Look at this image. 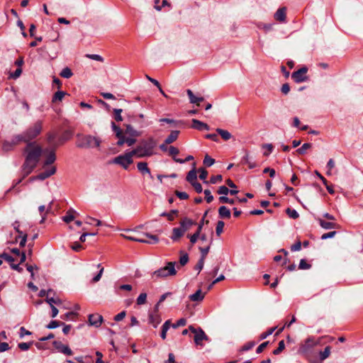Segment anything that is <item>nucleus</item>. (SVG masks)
Wrapping results in <instances>:
<instances>
[{
  "instance_id": "nucleus-1",
  "label": "nucleus",
  "mask_w": 363,
  "mask_h": 363,
  "mask_svg": "<svg viewBox=\"0 0 363 363\" xmlns=\"http://www.w3.org/2000/svg\"><path fill=\"white\" fill-rule=\"evenodd\" d=\"M55 140L52 135H47L46 146L43 148L35 142H29L25 152L27 154L26 159H38L40 157L44 159H55L56 155L53 150L55 145Z\"/></svg>"
},
{
  "instance_id": "nucleus-2",
  "label": "nucleus",
  "mask_w": 363,
  "mask_h": 363,
  "mask_svg": "<svg viewBox=\"0 0 363 363\" xmlns=\"http://www.w3.org/2000/svg\"><path fill=\"white\" fill-rule=\"evenodd\" d=\"M156 147V142L150 138L147 140L143 141L140 143L136 148L127 150L125 154L120 155L113 159H131L133 157H150L154 152V149Z\"/></svg>"
},
{
  "instance_id": "nucleus-3",
  "label": "nucleus",
  "mask_w": 363,
  "mask_h": 363,
  "mask_svg": "<svg viewBox=\"0 0 363 363\" xmlns=\"http://www.w3.org/2000/svg\"><path fill=\"white\" fill-rule=\"evenodd\" d=\"M177 262H169L167 265L164 267H162L156 271H155L152 274V278H166L169 276H174L177 274V271L175 269V266Z\"/></svg>"
},
{
  "instance_id": "nucleus-4",
  "label": "nucleus",
  "mask_w": 363,
  "mask_h": 363,
  "mask_svg": "<svg viewBox=\"0 0 363 363\" xmlns=\"http://www.w3.org/2000/svg\"><path fill=\"white\" fill-rule=\"evenodd\" d=\"M42 172L39 173L37 178L40 180H44L56 172V167L53 164L55 160H43Z\"/></svg>"
},
{
  "instance_id": "nucleus-5",
  "label": "nucleus",
  "mask_w": 363,
  "mask_h": 363,
  "mask_svg": "<svg viewBox=\"0 0 363 363\" xmlns=\"http://www.w3.org/2000/svg\"><path fill=\"white\" fill-rule=\"evenodd\" d=\"M101 140L91 135H85L79 138L78 146L82 147L93 148L99 146Z\"/></svg>"
},
{
  "instance_id": "nucleus-6",
  "label": "nucleus",
  "mask_w": 363,
  "mask_h": 363,
  "mask_svg": "<svg viewBox=\"0 0 363 363\" xmlns=\"http://www.w3.org/2000/svg\"><path fill=\"white\" fill-rule=\"evenodd\" d=\"M48 135H52L55 140L56 144L53 147V150L55 153L56 148L69 140L73 135V132L71 130H66L60 136H57V133H49Z\"/></svg>"
},
{
  "instance_id": "nucleus-7",
  "label": "nucleus",
  "mask_w": 363,
  "mask_h": 363,
  "mask_svg": "<svg viewBox=\"0 0 363 363\" xmlns=\"http://www.w3.org/2000/svg\"><path fill=\"white\" fill-rule=\"evenodd\" d=\"M189 329L191 333L194 334V340L196 345L203 346V340H209L208 337L206 335L204 331L201 328L196 329L192 325H190L189 327Z\"/></svg>"
},
{
  "instance_id": "nucleus-8",
  "label": "nucleus",
  "mask_w": 363,
  "mask_h": 363,
  "mask_svg": "<svg viewBox=\"0 0 363 363\" xmlns=\"http://www.w3.org/2000/svg\"><path fill=\"white\" fill-rule=\"evenodd\" d=\"M143 235L145 236L146 238H150L151 240H147L146 239L143 238H138V237H135V236H128V235L121 234L122 237H123L124 238H125L128 240L135 241V242H142V243L154 244V243H157L159 241V238L157 235H151L149 233H145V234H143Z\"/></svg>"
},
{
  "instance_id": "nucleus-9",
  "label": "nucleus",
  "mask_w": 363,
  "mask_h": 363,
  "mask_svg": "<svg viewBox=\"0 0 363 363\" xmlns=\"http://www.w3.org/2000/svg\"><path fill=\"white\" fill-rule=\"evenodd\" d=\"M42 130V123L37 121L33 126L28 128L25 133L28 141L35 138Z\"/></svg>"
},
{
  "instance_id": "nucleus-10",
  "label": "nucleus",
  "mask_w": 363,
  "mask_h": 363,
  "mask_svg": "<svg viewBox=\"0 0 363 363\" xmlns=\"http://www.w3.org/2000/svg\"><path fill=\"white\" fill-rule=\"evenodd\" d=\"M323 338H324V337H319L317 340H315L314 337H310L305 340L304 344H303L301 346L300 350L303 352H306L307 351H308L311 348L314 347L315 346L321 345L322 344L321 341Z\"/></svg>"
},
{
  "instance_id": "nucleus-11",
  "label": "nucleus",
  "mask_w": 363,
  "mask_h": 363,
  "mask_svg": "<svg viewBox=\"0 0 363 363\" xmlns=\"http://www.w3.org/2000/svg\"><path fill=\"white\" fill-rule=\"evenodd\" d=\"M307 72L308 68L306 67H303L297 71L294 72L291 74V77L296 83L303 82L307 80Z\"/></svg>"
},
{
  "instance_id": "nucleus-12",
  "label": "nucleus",
  "mask_w": 363,
  "mask_h": 363,
  "mask_svg": "<svg viewBox=\"0 0 363 363\" xmlns=\"http://www.w3.org/2000/svg\"><path fill=\"white\" fill-rule=\"evenodd\" d=\"M38 160H25L24 164L22 166L23 172L25 176L28 175L33 169L37 166V162Z\"/></svg>"
},
{
  "instance_id": "nucleus-13",
  "label": "nucleus",
  "mask_w": 363,
  "mask_h": 363,
  "mask_svg": "<svg viewBox=\"0 0 363 363\" xmlns=\"http://www.w3.org/2000/svg\"><path fill=\"white\" fill-rule=\"evenodd\" d=\"M52 344L55 348L57 350L58 352L69 356L72 354V351L71 350V349L67 345H63L61 342L54 341Z\"/></svg>"
},
{
  "instance_id": "nucleus-14",
  "label": "nucleus",
  "mask_w": 363,
  "mask_h": 363,
  "mask_svg": "<svg viewBox=\"0 0 363 363\" xmlns=\"http://www.w3.org/2000/svg\"><path fill=\"white\" fill-rule=\"evenodd\" d=\"M103 322L102 315L95 313L90 314L89 315V323L91 325L95 326L96 328L99 327Z\"/></svg>"
},
{
  "instance_id": "nucleus-15",
  "label": "nucleus",
  "mask_w": 363,
  "mask_h": 363,
  "mask_svg": "<svg viewBox=\"0 0 363 363\" xmlns=\"http://www.w3.org/2000/svg\"><path fill=\"white\" fill-rule=\"evenodd\" d=\"M186 94L189 96V102L191 104L199 106L200 103L204 101L203 97L195 96L191 89L186 90Z\"/></svg>"
},
{
  "instance_id": "nucleus-16",
  "label": "nucleus",
  "mask_w": 363,
  "mask_h": 363,
  "mask_svg": "<svg viewBox=\"0 0 363 363\" xmlns=\"http://www.w3.org/2000/svg\"><path fill=\"white\" fill-rule=\"evenodd\" d=\"M191 128L198 130H210V127L208 124L197 119H192Z\"/></svg>"
},
{
  "instance_id": "nucleus-17",
  "label": "nucleus",
  "mask_w": 363,
  "mask_h": 363,
  "mask_svg": "<svg viewBox=\"0 0 363 363\" xmlns=\"http://www.w3.org/2000/svg\"><path fill=\"white\" fill-rule=\"evenodd\" d=\"M138 169L143 175L147 174L149 178L153 179V177L150 173V170L147 167V163L145 162H140L137 164Z\"/></svg>"
},
{
  "instance_id": "nucleus-18",
  "label": "nucleus",
  "mask_w": 363,
  "mask_h": 363,
  "mask_svg": "<svg viewBox=\"0 0 363 363\" xmlns=\"http://www.w3.org/2000/svg\"><path fill=\"white\" fill-rule=\"evenodd\" d=\"M286 9L285 7L279 8L274 13V18L279 22L283 23L286 21Z\"/></svg>"
},
{
  "instance_id": "nucleus-19",
  "label": "nucleus",
  "mask_w": 363,
  "mask_h": 363,
  "mask_svg": "<svg viewBox=\"0 0 363 363\" xmlns=\"http://www.w3.org/2000/svg\"><path fill=\"white\" fill-rule=\"evenodd\" d=\"M197 175H196V163L194 162L192 164V169L189 172L186 176V180L191 184L194 182H196Z\"/></svg>"
},
{
  "instance_id": "nucleus-20",
  "label": "nucleus",
  "mask_w": 363,
  "mask_h": 363,
  "mask_svg": "<svg viewBox=\"0 0 363 363\" xmlns=\"http://www.w3.org/2000/svg\"><path fill=\"white\" fill-rule=\"evenodd\" d=\"M193 225L194 222L188 218H184L180 221V228L184 232L189 230Z\"/></svg>"
},
{
  "instance_id": "nucleus-21",
  "label": "nucleus",
  "mask_w": 363,
  "mask_h": 363,
  "mask_svg": "<svg viewBox=\"0 0 363 363\" xmlns=\"http://www.w3.org/2000/svg\"><path fill=\"white\" fill-rule=\"evenodd\" d=\"M318 222H319L320 225L323 228L326 229V230L339 228V225L335 223L325 221L320 218L318 219Z\"/></svg>"
},
{
  "instance_id": "nucleus-22",
  "label": "nucleus",
  "mask_w": 363,
  "mask_h": 363,
  "mask_svg": "<svg viewBox=\"0 0 363 363\" xmlns=\"http://www.w3.org/2000/svg\"><path fill=\"white\" fill-rule=\"evenodd\" d=\"M161 317L159 313H151L149 315V322L152 324L154 328H157V325L161 323Z\"/></svg>"
},
{
  "instance_id": "nucleus-23",
  "label": "nucleus",
  "mask_w": 363,
  "mask_h": 363,
  "mask_svg": "<svg viewBox=\"0 0 363 363\" xmlns=\"http://www.w3.org/2000/svg\"><path fill=\"white\" fill-rule=\"evenodd\" d=\"M185 232H184L182 228H174L172 230V235L171 236V238L174 241L178 240L180 238H182Z\"/></svg>"
},
{
  "instance_id": "nucleus-24",
  "label": "nucleus",
  "mask_w": 363,
  "mask_h": 363,
  "mask_svg": "<svg viewBox=\"0 0 363 363\" xmlns=\"http://www.w3.org/2000/svg\"><path fill=\"white\" fill-rule=\"evenodd\" d=\"M238 191L237 190H230L227 186H221L218 189V194L221 195H227L228 194H230V195H235L237 194Z\"/></svg>"
},
{
  "instance_id": "nucleus-25",
  "label": "nucleus",
  "mask_w": 363,
  "mask_h": 363,
  "mask_svg": "<svg viewBox=\"0 0 363 363\" xmlns=\"http://www.w3.org/2000/svg\"><path fill=\"white\" fill-rule=\"evenodd\" d=\"M76 213H77V212L73 208H69L67 211L66 215L62 218V220L65 223H69L74 219V218H75L74 215Z\"/></svg>"
},
{
  "instance_id": "nucleus-26",
  "label": "nucleus",
  "mask_w": 363,
  "mask_h": 363,
  "mask_svg": "<svg viewBox=\"0 0 363 363\" xmlns=\"http://www.w3.org/2000/svg\"><path fill=\"white\" fill-rule=\"evenodd\" d=\"M205 293L201 289H198L194 294L189 296V299L192 301H201L204 298Z\"/></svg>"
},
{
  "instance_id": "nucleus-27",
  "label": "nucleus",
  "mask_w": 363,
  "mask_h": 363,
  "mask_svg": "<svg viewBox=\"0 0 363 363\" xmlns=\"http://www.w3.org/2000/svg\"><path fill=\"white\" fill-rule=\"evenodd\" d=\"M218 215L221 218H230V211L226 206H222L218 208Z\"/></svg>"
},
{
  "instance_id": "nucleus-28",
  "label": "nucleus",
  "mask_w": 363,
  "mask_h": 363,
  "mask_svg": "<svg viewBox=\"0 0 363 363\" xmlns=\"http://www.w3.org/2000/svg\"><path fill=\"white\" fill-rule=\"evenodd\" d=\"M133 160H111V163L121 166L123 169H128Z\"/></svg>"
},
{
  "instance_id": "nucleus-29",
  "label": "nucleus",
  "mask_w": 363,
  "mask_h": 363,
  "mask_svg": "<svg viewBox=\"0 0 363 363\" xmlns=\"http://www.w3.org/2000/svg\"><path fill=\"white\" fill-rule=\"evenodd\" d=\"M179 134V130H172L170 134L167 136V138L165 139L164 142L166 144H171L173 142H174Z\"/></svg>"
},
{
  "instance_id": "nucleus-30",
  "label": "nucleus",
  "mask_w": 363,
  "mask_h": 363,
  "mask_svg": "<svg viewBox=\"0 0 363 363\" xmlns=\"http://www.w3.org/2000/svg\"><path fill=\"white\" fill-rule=\"evenodd\" d=\"M125 143H127L128 146H131L135 143V139L131 138H125L122 135L121 138H119V140L117 143L119 145H121Z\"/></svg>"
},
{
  "instance_id": "nucleus-31",
  "label": "nucleus",
  "mask_w": 363,
  "mask_h": 363,
  "mask_svg": "<svg viewBox=\"0 0 363 363\" xmlns=\"http://www.w3.org/2000/svg\"><path fill=\"white\" fill-rule=\"evenodd\" d=\"M274 146L272 144H264L262 146L264 157H268L273 151Z\"/></svg>"
},
{
  "instance_id": "nucleus-32",
  "label": "nucleus",
  "mask_w": 363,
  "mask_h": 363,
  "mask_svg": "<svg viewBox=\"0 0 363 363\" xmlns=\"http://www.w3.org/2000/svg\"><path fill=\"white\" fill-rule=\"evenodd\" d=\"M216 132L221 136V138L224 140H228L232 137V135L230 134V133L226 130H223L221 128H217Z\"/></svg>"
},
{
  "instance_id": "nucleus-33",
  "label": "nucleus",
  "mask_w": 363,
  "mask_h": 363,
  "mask_svg": "<svg viewBox=\"0 0 363 363\" xmlns=\"http://www.w3.org/2000/svg\"><path fill=\"white\" fill-rule=\"evenodd\" d=\"M331 347L330 346H327L323 351H320L319 352L320 359V361H323L327 359L330 354Z\"/></svg>"
},
{
  "instance_id": "nucleus-34",
  "label": "nucleus",
  "mask_w": 363,
  "mask_h": 363,
  "mask_svg": "<svg viewBox=\"0 0 363 363\" xmlns=\"http://www.w3.org/2000/svg\"><path fill=\"white\" fill-rule=\"evenodd\" d=\"M211 243H212V240H211L210 243L208 245H206V247H199V250L201 253V256L200 259H203V260H205L206 257L209 252Z\"/></svg>"
},
{
  "instance_id": "nucleus-35",
  "label": "nucleus",
  "mask_w": 363,
  "mask_h": 363,
  "mask_svg": "<svg viewBox=\"0 0 363 363\" xmlns=\"http://www.w3.org/2000/svg\"><path fill=\"white\" fill-rule=\"evenodd\" d=\"M66 93L63 91H57L52 96V101L53 103H55L57 101H61L64 96H65Z\"/></svg>"
},
{
  "instance_id": "nucleus-36",
  "label": "nucleus",
  "mask_w": 363,
  "mask_h": 363,
  "mask_svg": "<svg viewBox=\"0 0 363 363\" xmlns=\"http://www.w3.org/2000/svg\"><path fill=\"white\" fill-rule=\"evenodd\" d=\"M60 75L63 78L69 79L73 75V73L71 69L67 67L62 69V71L60 73Z\"/></svg>"
},
{
  "instance_id": "nucleus-37",
  "label": "nucleus",
  "mask_w": 363,
  "mask_h": 363,
  "mask_svg": "<svg viewBox=\"0 0 363 363\" xmlns=\"http://www.w3.org/2000/svg\"><path fill=\"white\" fill-rule=\"evenodd\" d=\"M14 145L11 143V140H4L2 144L4 151H10L13 148Z\"/></svg>"
},
{
  "instance_id": "nucleus-38",
  "label": "nucleus",
  "mask_w": 363,
  "mask_h": 363,
  "mask_svg": "<svg viewBox=\"0 0 363 363\" xmlns=\"http://www.w3.org/2000/svg\"><path fill=\"white\" fill-rule=\"evenodd\" d=\"M147 301V294L141 293L139 296L137 298V304L138 305H143L146 303Z\"/></svg>"
},
{
  "instance_id": "nucleus-39",
  "label": "nucleus",
  "mask_w": 363,
  "mask_h": 363,
  "mask_svg": "<svg viewBox=\"0 0 363 363\" xmlns=\"http://www.w3.org/2000/svg\"><path fill=\"white\" fill-rule=\"evenodd\" d=\"M286 213L290 218H294V219H296V218H298V216H299L298 213H297V211L296 210L291 209L290 208H288L286 210Z\"/></svg>"
},
{
  "instance_id": "nucleus-40",
  "label": "nucleus",
  "mask_w": 363,
  "mask_h": 363,
  "mask_svg": "<svg viewBox=\"0 0 363 363\" xmlns=\"http://www.w3.org/2000/svg\"><path fill=\"white\" fill-rule=\"evenodd\" d=\"M311 145L310 143H304L300 148L296 150V152L302 155L305 154L306 151L310 148Z\"/></svg>"
},
{
  "instance_id": "nucleus-41",
  "label": "nucleus",
  "mask_w": 363,
  "mask_h": 363,
  "mask_svg": "<svg viewBox=\"0 0 363 363\" xmlns=\"http://www.w3.org/2000/svg\"><path fill=\"white\" fill-rule=\"evenodd\" d=\"M284 348H285L284 342V340H281L279 342L278 347L273 351V354L275 355H277V354H280L284 350Z\"/></svg>"
},
{
  "instance_id": "nucleus-42",
  "label": "nucleus",
  "mask_w": 363,
  "mask_h": 363,
  "mask_svg": "<svg viewBox=\"0 0 363 363\" xmlns=\"http://www.w3.org/2000/svg\"><path fill=\"white\" fill-rule=\"evenodd\" d=\"M167 152L169 156L175 157L179 154V149L174 146H170L168 147Z\"/></svg>"
},
{
  "instance_id": "nucleus-43",
  "label": "nucleus",
  "mask_w": 363,
  "mask_h": 363,
  "mask_svg": "<svg viewBox=\"0 0 363 363\" xmlns=\"http://www.w3.org/2000/svg\"><path fill=\"white\" fill-rule=\"evenodd\" d=\"M224 225H225V223L222 220H219L217 223V225H216V232L217 235L219 236L223 233Z\"/></svg>"
},
{
  "instance_id": "nucleus-44",
  "label": "nucleus",
  "mask_w": 363,
  "mask_h": 363,
  "mask_svg": "<svg viewBox=\"0 0 363 363\" xmlns=\"http://www.w3.org/2000/svg\"><path fill=\"white\" fill-rule=\"evenodd\" d=\"M33 344V342H21L18 345V347L20 350H21L23 351H26V350H28Z\"/></svg>"
},
{
  "instance_id": "nucleus-45",
  "label": "nucleus",
  "mask_w": 363,
  "mask_h": 363,
  "mask_svg": "<svg viewBox=\"0 0 363 363\" xmlns=\"http://www.w3.org/2000/svg\"><path fill=\"white\" fill-rule=\"evenodd\" d=\"M123 110L121 108H114L113 113H114V118L116 121H121L123 120L121 116V113Z\"/></svg>"
},
{
  "instance_id": "nucleus-46",
  "label": "nucleus",
  "mask_w": 363,
  "mask_h": 363,
  "mask_svg": "<svg viewBox=\"0 0 363 363\" xmlns=\"http://www.w3.org/2000/svg\"><path fill=\"white\" fill-rule=\"evenodd\" d=\"M45 301L50 304V306H54V304L59 305L61 303V300L59 298H48L45 299Z\"/></svg>"
},
{
  "instance_id": "nucleus-47",
  "label": "nucleus",
  "mask_w": 363,
  "mask_h": 363,
  "mask_svg": "<svg viewBox=\"0 0 363 363\" xmlns=\"http://www.w3.org/2000/svg\"><path fill=\"white\" fill-rule=\"evenodd\" d=\"M181 257H180V259H179V264L181 266H184L189 261V256L186 253H182V252H181Z\"/></svg>"
},
{
  "instance_id": "nucleus-48",
  "label": "nucleus",
  "mask_w": 363,
  "mask_h": 363,
  "mask_svg": "<svg viewBox=\"0 0 363 363\" xmlns=\"http://www.w3.org/2000/svg\"><path fill=\"white\" fill-rule=\"evenodd\" d=\"M65 325L64 323H60L57 320H52L47 326L46 328L48 329H54L57 328L60 325Z\"/></svg>"
},
{
  "instance_id": "nucleus-49",
  "label": "nucleus",
  "mask_w": 363,
  "mask_h": 363,
  "mask_svg": "<svg viewBox=\"0 0 363 363\" xmlns=\"http://www.w3.org/2000/svg\"><path fill=\"white\" fill-rule=\"evenodd\" d=\"M86 57L87 58H89L91 60H96V61L104 62V58L101 55H96V54H87V55H86Z\"/></svg>"
},
{
  "instance_id": "nucleus-50",
  "label": "nucleus",
  "mask_w": 363,
  "mask_h": 363,
  "mask_svg": "<svg viewBox=\"0 0 363 363\" xmlns=\"http://www.w3.org/2000/svg\"><path fill=\"white\" fill-rule=\"evenodd\" d=\"M111 127L113 130L116 133V136L119 138L123 135L121 128L116 125L114 122H111Z\"/></svg>"
},
{
  "instance_id": "nucleus-51",
  "label": "nucleus",
  "mask_w": 363,
  "mask_h": 363,
  "mask_svg": "<svg viewBox=\"0 0 363 363\" xmlns=\"http://www.w3.org/2000/svg\"><path fill=\"white\" fill-rule=\"evenodd\" d=\"M219 201L222 203H230V204H234L235 200L228 198L225 196H221L219 198Z\"/></svg>"
},
{
  "instance_id": "nucleus-52",
  "label": "nucleus",
  "mask_w": 363,
  "mask_h": 363,
  "mask_svg": "<svg viewBox=\"0 0 363 363\" xmlns=\"http://www.w3.org/2000/svg\"><path fill=\"white\" fill-rule=\"evenodd\" d=\"M203 193L206 202L211 203L213 200V196L211 195V191L209 189H205Z\"/></svg>"
},
{
  "instance_id": "nucleus-53",
  "label": "nucleus",
  "mask_w": 363,
  "mask_h": 363,
  "mask_svg": "<svg viewBox=\"0 0 363 363\" xmlns=\"http://www.w3.org/2000/svg\"><path fill=\"white\" fill-rule=\"evenodd\" d=\"M15 136L16 137V138L18 139L19 143H21V142H25V143H29L25 132H23L21 134L16 135Z\"/></svg>"
},
{
  "instance_id": "nucleus-54",
  "label": "nucleus",
  "mask_w": 363,
  "mask_h": 363,
  "mask_svg": "<svg viewBox=\"0 0 363 363\" xmlns=\"http://www.w3.org/2000/svg\"><path fill=\"white\" fill-rule=\"evenodd\" d=\"M186 324V320L185 318H180L177 323L172 325V328H177L180 326H184Z\"/></svg>"
},
{
  "instance_id": "nucleus-55",
  "label": "nucleus",
  "mask_w": 363,
  "mask_h": 363,
  "mask_svg": "<svg viewBox=\"0 0 363 363\" xmlns=\"http://www.w3.org/2000/svg\"><path fill=\"white\" fill-rule=\"evenodd\" d=\"M199 174V178L201 180H205L208 176V172L203 167H201L198 169Z\"/></svg>"
},
{
  "instance_id": "nucleus-56",
  "label": "nucleus",
  "mask_w": 363,
  "mask_h": 363,
  "mask_svg": "<svg viewBox=\"0 0 363 363\" xmlns=\"http://www.w3.org/2000/svg\"><path fill=\"white\" fill-rule=\"evenodd\" d=\"M311 267V264H308L305 259H302L300 261L298 268L300 269H308Z\"/></svg>"
},
{
  "instance_id": "nucleus-57",
  "label": "nucleus",
  "mask_w": 363,
  "mask_h": 363,
  "mask_svg": "<svg viewBox=\"0 0 363 363\" xmlns=\"http://www.w3.org/2000/svg\"><path fill=\"white\" fill-rule=\"evenodd\" d=\"M0 257L7 261L10 264H11L14 261L13 257L5 252L0 255Z\"/></svg>"
},
{
  "instance_id": "nucleus-58",
  "label": "nucleus",
  "mask_w": 363,
  "mask_h": 363,
  "mask_svg": "<svg viewBox=\"0 0 363 363\" xmlns=\"http://www.w3.org/2000/svg\"><path fill=\"white\" fill-rule=\"evenodd\" d=\"M175 194L177 195V196H178L180 199L182 200H185L189 198V195L184 191H176Z\"/></svg>"
},
{
  "instance_id": "nucleus-59",
  "label": "nucleus",
  "mask_w": 363,
  "mask_h": 363,
  "mask_svg": "<svg viewBox=\"0 0 363 363\" xmlns=\"http://www.w3.org/2000/svg\"><path fill=\"white\" fill-rule=\"evenodd\" d=\"M273 24H267V23H259L258 28L265 30L266 31L270 30L272 29Z\"/></svg>"
},
{
  "instance_id": "nucleus-60",
  "label": "nucleus",
  "mask_w": 363,
  "mask_h": 363,
  "mask_svg": "<svg viewBox=\"0 0 363 363\" xmlns=\"http://www.w3.org/2000/svg\"><path fill=\"white\" fill-rule=\"evenodd\" d=\"M104 270V267H101L99 272L91 280V283H96L101 279Z\"/></svg>"
},
{
  "instance_id": "nucleus-61",
  "label": "nucleus",
  "mask_w": 363,
  "mask_h": 363,
  "mask_svg": "<svg viewBox=\"0 0 363 363\" xmlns=\"http://www.w3.org/2000/svg\"><path fill=\"white\" fill-rule=\"evenodd\" d=\"M336 233H337L336 231H331V232H329L327 233H324L323 235H322L321 239L326 240L328 238H333L336 235Z\"/></svg>"
},
{
  "instance_id": "nucleus-62",
  "label": "nucleus",
  "mask_w": 363,
  "mask_h": 363,
  "mask_svg": "<svg viewBox=\"0 0 363 363\" xmlns=\"http://www.w3.org/2000/svg\"><path fill=\"white\" fill-rule=\"evenodd\" d=\"M274 330H275V328H270L267 332L262 333L260 335V339L261 340H264V339L267 338V336H269V335L272 334V333L274 331Z\"/></svg>"
},
{
  "instance_id": "nucleus-63",
  "label": "nucleus",
  "mask_w": 363,
  "mask_h": 363,
  "mask_svg": "<svg viewBox=\"0 0 363 363\" xmlns=\"http://www.w3.org/2000/svg\"><path fill=\"white\" fill-rule=\"evenodd\" d=\"M191 185L194 186L195 191L197 193L200 194V193L202 192L203 188H202V186H201V184L200 183L196 182H194V183L191 184Z\"/></svg>"
},
{
  "instance_id": "nucleus-64",
  "label": "nucleus",
  "mask_w": 363,
  "mask_h": 363,
  "mask_svg": "<svg viewBox=\"0 0 363 363\" xmlns=\"http://www.w3.org/2000/svg\"><path fill=\"white\" fill-rule=\"evenodd\" d=\"M222 180V176L220 174H218L216 176H212L210 179V182L211 184H216Z\"/></svg>"
}]
</instances>
